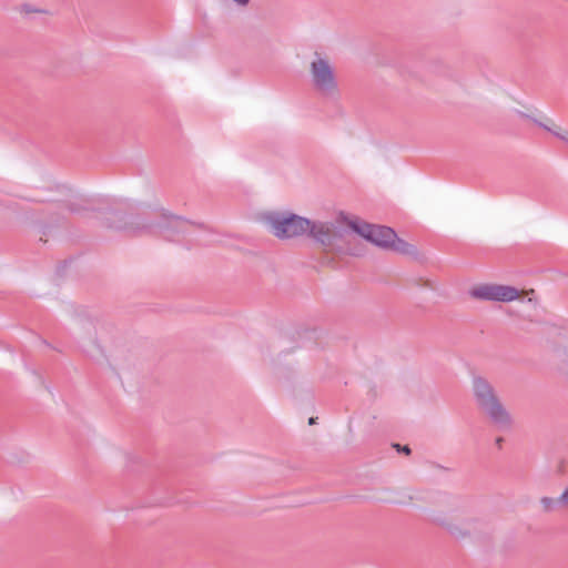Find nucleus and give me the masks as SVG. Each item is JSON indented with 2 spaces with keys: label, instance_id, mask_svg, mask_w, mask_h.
<instances>
[{
  "label": "nucleus",
  "instance_id": "1",
  "mask_svg": "<svg viewBox=\"0 0 568 568\" xmlns=\"http://www.w3.org/2000/svg\"><path fill=\"white\" fill-rule=\"evenodd\" d=\"M307 235L313 239L325 253L359 255L362 250L355 246L357 241L351 225L344 227L334 222L311 221Z\"/></svg>",
  "mask_w": 568,
  "mask_h": 568
},
{
  "label": "nucleus",
  "instance_id": "2",
  "mask_svg": "<svg viewBox=\"0 0 568 568\" xmlns=\"http://www.w3.org/2000/svg\"><path fill=\"white\" fill-rule=\"evenodd\" d=\"M161 221L156 223L145 222L143 217L140 216H125L122 212L118 211H109L105 213L104 223L108 227L116 229V230H126L130 232H156V231H165L170 227H175L183 230L187 224L180 216L171 215L168 213H161Z\"/></svg>",
  "mask_w": 568,
  "mask_h": 568
},
{
  "label": "nucleus",
  "instance_id": "3",
  "mask_svg": "<svg viewBox=\"0 0 568 568\" xmlns=\"http://www.w3.org/2000/svg\"><path fill=\"white\" fill-rule=\"evenodd\" d=\"M473 389L478 408L500 428L513 425L511 415L499 400L494 387L483 377L473 379Z\"/></svg>",
  "mask_w": 568,
  "mask_h": 568
},
{
  "label": "nucleus",
  "instance_id": "4",
  "mask_svg": "<svg viewBox=\"0 0 568 568\" xmlns=\"http://www.w3.org/2000/svg\"><path fill=\"white\" fill-rule=\"evenodd\" d=\"M261 219L267 231L280 240L305 235L311 225V220L291 212H266Z\"/></svg>",
  "mask_w": 568,
  "mask_h": 568
},
{
  "label": "nucleus",
  "instance_id": "5",
  "mask_svg": "<svg viewBox=\"0 0 568 568\" xmlns=\"http://www.w3.org/2000/svg\"><path fill=\"white\" fill-rule=\"evenodd\" d=\"M312 87L324 97L338 94V82L335 68L326 55L315 52L310 63Z\"/></svg>",
  "mask_w": 568,
  "mask_h": 568
},
{
  "label": "nucleus",
  "instance_id": "6",
  "mask_svg": "<svg viewBox=\"0 0 568 568\" xmlns=\"http://www.w3.org/2000/svg\"><path fill=\"white\" fill-rule=\"evenodd\" d=\"M469 294L473 298L489 302H511L520 297L519 290L501 284L476 285L469 291Z\"/></svg>",
  "mask_w": 568,
  "mask_h": 568
},
{
  "label": "nucleus",
  "instance_id": "7",
  "mask_svg": "<svg viewBox=\"0 0 568 568\" xmlns=\"http://www.w3.org/2000/svg\"><path fill=\"white\" fill-rule=\"evenodd\" d=\"M353 233L357 236L374 243L377 246L387 248L390 241L395 239V231L388 226L374 225L365 222H351Z\"/></svg>",
  "mask_w": 568,
  "mask_h": 568
},
{
  "label": "nucleus",
  "instance_id": "8",
  "mask_svg": "<svg viewBox=\"0 0 568 568\" xmlns=\"http://www.w3.org/2000/svg\"><path fill=\"white\" fill-rule=\"evenodd\" d=\"M442 525L455 538H465L478 528L479 519L468 511H460L445 519Z\"/></svg>",
  "mask_w": 568,
  "mask_h": 568
},
{
  "label": "nucleus",
  "instance_id": "9",
  "mask_svg": "<svg viewBox=\"0 0 568 568\" xmlns=\"http://www.w3.org/2000/svg\"><path fill=\"white\" fill-rule=\"evenodd\" d=\"M88 209H89L88 201L84 199L77 197V199L70 201L67 205L59 207L58 212L51 211L49 213L50 217H49L48 223L49 224L63 223L67 220L68 214H71V213L80 214Z\"/></svg>",
  "mask_w": 568,
  "mask_h": 568
},
{
  "label": "nucleus",
  "instance_id": "10",
  "mask_svg": "<svg viewBox=\"0 0 568 568\" xmlns=\"http://www.w3.org/2000/svg\"><path fill=\"white\" fill-rule=\"evenodd\" d=\"M390 242L392 243H389L387 248L405 255H417V248L413 244H409L406 241L399 239L396 233L395 239L392 240Z\"/></svg>",
  "mask_w": 568,
  "mask_h": 568
},
{
  "label": "nucleus",
  "instance_id": "11",
  "mask_svg": "<svg viewBox=\"0 0 568 568\" xmlns=\"http://www.w3.org/2000/svg\"><path fill=\"white\" fill-rule=\"evenodd\" d=\"M538 125H540L541 128L546 129L547 131L551 132L555 136H557L558 139L565 141L568 143V131L560 128L559 125L552 123L551 121H549V124L547 123H541V122H537Z\"/></svg>",
  "mask_w": 568,
  "mask_h": 568
},
{
  "label": "nucleus",
  "instance_id": "12",
  "mask_svg": "<svg viewBox=\"0 0 568 568\" xmlns=\"http://www.w3.org/2000/svg\"><path fill=\"white\" fill-rule=\"evenodd\" d=\"M540 504L545 511H555L561 509L558 503V498L542 497Z\"/></svg>",
  "mask_w": 568,
  "mask_h": 568
},
{
  "label": "nucleus",
  "instance_id": "13",
  "mask_svg": "<svg viewBox=\"0 0 568 568\" xmlns=\"http://www.w3.org/2000/svg\"><path fill=\"white\" fill-rule=\"evenodd\" d=\"M558 503L561 509H568V487L558 497Z\"/></svg>",
  "mask_w": 568,
  "mask_h": 568
},
{
  "label": "nucleus",
  "instance_id": "14",
  "mask_svg": "<svg viewBox=\"0 0 568 568\" xmlns=\"http://www.w3.org/2000/svg\"><path fill=\"white\" fill-rule=\"evenodd\" d=\"M85 352L89 354V356H91L92 358H97L102 352L100 349V347L95 344H93V349L90 351V349H85Z\"/></svg>",
  "mask_w": 568,
  "mask_h": 568
},
{
  "label": "nucleus",
  "instance_id": "15",
  "mask_svg": "<svg viewBox=\"0 0 568 568\" xmlns=\"http://www.w3.org/2000/svg\"><path fill=\"white\" fill-rule=\"evenodd\" d=\"M236 3L241 4V6H245L248 3L250 0H234Z\"/></svg>",
  "mask_w": 568,
  "mask_h": 568
},
{
  "label": "nucleus",
  "instance_id": "16",
  "mask_svg": "<svg viewBox=\"0 0 568 568\" xmlns=\"http://www.w3.org/2000/svg\"><path fill=\"white\" fill-rule=\"evenodd\" d=\"M402 452H404L406 455L410 454V448L408 446H404L402 448Z\"/></svg>",
  "mask_w": 568,
  "mask_h": 568
},
{
  "label": "nucleus",
  "instance_id": "17",
  "mask_svg": "<svg viewBox=\"0 0 568 568\" xmlns=\"http://www.w3.org/2000/svg\"><path fill=\"white\" fill-rule=\"evenodd\" d=\"M315 420H316V418L311 417V418H310V420H308V424H310V425H313V424H315V423H316Z\"/></svg>",
  "mask_w": 568,
  "mask_h": 568
}]
</instances>
